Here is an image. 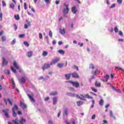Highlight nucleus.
<instances>
[{"mask_svg":"<svg viewBox=\"0 0 124 124\" xmlns=\"http://www.w3.org/2000/svg\"><path fill=\"white\" fill-rule=\"evenodd\" d=\"M58 52L60 53V54H62V55H64V53H65V51L62 50H58Z\"/></svg>","mask_w":124,"mask_h":124,"instance_id":"nucleus-29","label":"nucleus"},{"mask_svg":"<svg viewBox=\"0 0 124 124\" xmlns=\"http://www.w3.org/2000/svg\"><path fill=\"white\" fill-rule=\"evenodd\" d=\"M64 6H65L66 8L63 9L62 12L64 16H65L66 14L69 12V8L68 7V5H66L65 3H64Z\"/></svg>","mask_w":124,"mask_h":124,"instance_id":"nucleus-6","label":"nucleus"},{"mask_svg":"<svg viewBox=\"0 0 124 124\" xmlns=\"http://www.w3.org/2000/svg\"><path fill=\"white\" fill-rule=\"evenodd\" d=\"M77 104L78 105V106H81V105H82V104H83V102L82 101H77Z\"/></svg>","mask_w":124,"mask_h":124,"instance_id":"nucleus-27","label":"nucleus"},{"mask_svg":"<svg viewBox=\"0 0 124 124\" xmlns=\"http://www.w3.org/2000/svg\"><path fill=\"white\" fill-rule=\"evenodd\" d=\"M17 110H19V108L17 106V105H15L14 107L12 108V111H13V116L14 117V118H16L17 116V114H16V111Z\"/></svg>","mask_w":124,"mask_h":124,"instance_id":"nucleus-4","label":"nucleus"},{"mask_svg":"<svg viewBox=\"0 0 124 124\" xmlns=\"http://www.w3.org/2000/svg\"><path fill=\"white\" fill-rule=\"evenodd\" d=\"M104 101L103 99H101L99 102V105H100L101 106H102L103 105V103H104Z\"/></svg>","mask_w":124,"mask_h":124,"instance_id":"nucleus-26","label":"nucleus"},{"mask_svg":"<svg viewBox=\"0 0 124 124\" xmlns=\"http://www.w3.org/2000/svg\"><path fill=\"white\" fill-rule=\"evenodd\" d=\"M72 68H73V69H76L78 71V70H79V68H78V66H77L76 65L73 66Z\"/></svg>","mask_w":124,"mask_h":124,"instance_id":"nucleus-30","label":"nucleus"},{"mask_svg":"<svg viewBox=\"0 0 124 124\" xmlns=\"http://www.w3.org/2000/svg\"><path fill=\"white\" fill-rule=\"evenodd\" d=\"M13 65L15 68L16 69H19V66H18V64H17V62L16 61H14L13 62Z\"/></svg>","mask_w":124,"mask_h":124,"instance_id":"nucleus-18","label":"nucleus"},{"mask_svg":"<svg viewBox=\"0 0 124 124\" xmlns=\"http://www.w3.org/2000/svg\"><path fill=\"white\" fill-rule=\"evenodd\" d=\"M5 40H6V37H5V36H3L1 37V41L3 42H4V41H5Z\"/></svg>","mask_w":124,"mask_h":124,"instance_id":"nucleus-32","label":"nucleus"},{"mask_svg":"<svg viewBox=\"0 0 124 124\" xmlns=\"http://www.w3.org/2000/svg\"><path fill=\"white\" fill-rule=\"evenodd\" d=\"M72 78H79V75L76 72L71 74Z\"/></svg>","mask_w":124,"mask_h":124,"instance_id":"nucleus-9","label":"nucleus"},{"mask_svg":"<svg viewBox=\"0 0 124 124\" xmlns=\"http://www.w3.org/2000/svg\"><path fill=\"white\" fill-rule=\"evenodd\" d=\"M13 84V87L14 89H15V87H16V85H15V82H14Z\"/></svg>","mask_w":124,"mask_h":124,"instance_id":"nucleus-57","label":"nucleus"},{"mask_svg":"<svg viewBox=\"0 0 124 124\" xmlns=\"http://www.w3.org/2000/svg\"><path fill=\"white\" fill-rule=\"evenodd\" d=\"M115 69H121V70H122V71H124V69H122V68L118 67V66L115 67Z\"/></svg>","mask_w":124,"mask_h":124,"instance_id":"nucleus-44","label":"nucleus"},{"mask_svg":"<svg viewBox=\"0 0 124 124\" xmlns=\"http://www.w3.org/2000/svg\"><path fill=\"white\" fill-rule=\"evenodd\" d=\"M27 4L26 2L24 3V9L26 10L27 9Z\"/></svg>","mask_w":124,"mask_h":124,"instance_id":"nucleus-58","label":"nucleus"},{"mask_svg":"<svg viewBox=\"0 0 124 124\" xmlns=\"http://www.w3.org/2000/svg\"><path fill=\"white\" fill-rule=\"evenodd\" d=\"M17 114H18V115H22V112L20 111H18L17 112Z\"/></svg>","mask_w":124,"mask_h":124,"instance_id":"nucleus-63","label":"nucleus"},{"mask_svg":"<svg viewBox=\"0 0 124 124\" xmlns=\"http://www.w3.org/2000/svg\"><path fill=\"white\" fill-rule=\"evenodd\" d=\"M48 55V52L47 51H43L42 53L43 57H46Z\"/></svg>","mask_w":124,"mask_h":124,"instance_id":"nucleus-25","label":"nucleus"},{"mask_svg":"<svg viewBox=\"0 0 124 124\" xmlns=\"http://www.w3.org/2000/svg\"><path fill=\"white\" fill-rule=\"evenodd\" d=\"M115 91H116V92H117V93H122V91L120 90V89H114Z\"/></svg>","mask_w":124,"mask_h":124,"instance_id":"nucleus-47","label":"nucleus"},{"mask_svg":"<svg viewBox=\"0 0 124 124\" xmlns=\"http://www.w3.org/2000/svg\"><path fill=\"white\" fill-rule=\"evenodd\" d=\"M57 94H58V92L55 91L53 92H51L49 94V95H57Z\"/></svg>","mask_w":124,"mask_h":124,"instance_id":"nucleus-24","label":"nucleus"},{"mask_svg":"<svg viewBox=\"0 0 124 124\" xmlns=\"http://www.w3.org/2000/svg\"><path fill=\"white\" fill-rule=\"evenodd\" d=\"M110 77L108 75H106V76L105 77V79H101L103 82H107Z\"/></svg>","mask_w":124,"mask_h":124,"instance_id":"nucleus-12","label":"nucleus"},{"mask_svg":"<svg viewBox=\"0 0 124 124\" xmlns=\"http://www.w3.org/2000/svg\"><path fill=\"white\" fill-rule=\"evenodd\" d=\"M110 117L113 118V119H114V120H116V117L113 114V112L112 111H110Z\"/></svg>","mask_w":124,"mask_h":124,"instance_id":"nucleus-28","label":"nucleus"},{"mask_svg":"<svg viewBox=\"0 0 124 124\" xmlns=\"http://www.w3.org/2000/svg\"><path fill=\"white\" fill-rule=\"evenodd\" d=\"M10 7L12 9H14V7H15L14 4H13V3H11L10 4Z\"/></svg>","mask_w":124,"mask_h":124,"instance_id":"nucleus-33","label":"nucleus"},{"mask_svg":"<svg viewBox=\"0 0 124 124\" xmlns=\"http://www.w3.org/2000/svg\"><path fill=\"white\" fill-rule=\"evenodd\" d=\"M60 58H56L55 59L52 60V63L53 64H55V63H57L58 62H60Z\"/></svg>","mask_w":124,"mask_h":124,"instance_id":"nucleus-14","label":"nucleus"},{"mask_svg":"<svg viewBox=\"0 0 124 124\" xmlns=\"http://www.w3.org/2000/svg\"><path fill=\"white\" fill-rule=\"evenodd\" d=\"M119 34H120V35H121V36H123V32L122 31H119Z\"/></svg>","mask_w":124,"mask_h":124,"instance_id":"nucleus-52","label":"nucleus"},{"mask_svg":"<svg viewBox=\"0 0 124 124\" xmlns=\"http://www.w3.org/2000/svg\"><path fill=\"white\" fill-rule=\"evenodd\" d=\"M11 69L12 71H13V72H14V73H16V70L14 69V68H13V67L11 66Z\"/></svg>","mask_w":124,"mask_h":124,"instance_id":"nucleus-35","label":"nucleus"},{"mask_svg":"<svg viewBox=\"0 0 124 124\" xmlns=\"http://www.w3.org/2000/svg\"><path fill=\"white\" fill-rule=\"evenodd\" d=\"M114 31L115 32L117 33L119 32V29L117 27L114 28Z\"/></svg>","mask_w":124,"mask_h":124,"instance_id":"nucleus-38","label":"nucleus"},{"mask_svg":"<svg viewBox=\"0 0 124 124\" xmlns=\"http://www.w3.org/2000/svg\"><path fill=\"white\" fill-rule=\"evenodd\" d=\"M49 35L50 37H52V36H53V33H52V31H49Z\"/></svg>","mask_w":124,"mask_h":124,"instance_id":"nucleus-41","label":"nucleus"},{"mask_svg":"<svg viewBox=\"0 0 124 124\" xmlns=\"http://www.w3.org/2000/svg\"><path fill=\"white\" fill-rule=\"evenodd\" d=\"M68 83H69L70 84H71L73 86V87H75V88H79L80 86V84H79V82L77 81H73L72 80H69L68 81Z\"/></svg>","mask_w":124,"mask_h":124,"instance_id":"nucleus-5","label":"nucleus"},{"mask_svg":"<svg viewBox=\"0 0 124 124\" xmlns=\"http://www.w3.org/2000/svg\"><path fill=\"white\" fill-rule=\"evenodd\" d=\"M8 63V62L5 60V58H2V66H5Z\"/></svg>","mask_w":124,"mask_h":124,"instance_id":"nucleus-10","label":"nucleus"},{"mask_svg":"<svg viewBox=\"0 0 124 124\" xmlns=\"http://www.w3.org/2000/svg\"><path fill=\"white\" fill-rule=\"evenodd\" d=\"M117 2L121 4L123 2V0H117Z\"/></svg>","mask_w":124,"mask_h":124,"instance_id":"nucleus-50","label":"nucleus"},{"mask_svg":"<svg viewBox=\"0 0 124 124\" xmlns=\"http://www.w3.org/2000/svg\"><path fill=\"white\" fill-rule=\"evenodd\" d=\"M64 64L62 63H58V67H60V68H62V67H63Z\"/></svg>","mask_w":124,"mask_h":124,"instance_id":"nucleus-31","label":"nucleus"},{"mask_svg":"<svg viewBox=\"0 0 124 124\" xmlns=\"http://www.w3.org/2000/svg\"><path fill=\"white\" fill-rule=\"evenodd\" d=\"M47 79H49V77L46 76L45 77V78L43 77H40L39 78V80H47Z\"/></svg>","mask_w":124,"mask_h":124,"instance_id":"nucleus-19","label":"nucleus"},{"mask_svg":"<svg viewBox=\"0 0 124 124\" xmlns=\"http://www.w3.org/2000/svg\"><path fill=\"white\" fill-rule=\"evenodd\" d=\"M66 80H69L70 77H71V74H67L65 75Z\"/></svg>","mask_w":124,"mask_h":124,"instance_id":"nucleus-17","label":"nucleus"},{"mask_svg":"<svg viewBox=\"0 0 124 124\" xmlns=\"http://www.w3.org/2000/svg\"><path fill=\"white\" fill-rule=\"evenodd\" d=\"M56 4H59L60 3V1L59 0H56L55 1Z\"/></svg>","mask_w":124,"mask_h":124,"instance_id":"nucleus-61","label":"nucleus"},{"mask_svg":"<svg viewBox=\"0 0 124 124\" xmlns=\"http://www.w3.org/2000/svg\"><path fill=\"white\" fill-rule=\"evenodd\" d=\"M10 105L12 106V102H11V100H10V99H7Z\"/></svg>","mask_w":124,"mask_h":124,"instance_id":"nucleus-42","label":"nucleus"},{"mask_svg":"<svg viewBox=\"0 0 124 124\" xmlns=\"http://www.w3.org/2000/svg\"><path fill=\"white\" fill-rule=\"evenodd\" d=\"M60 33H61V34H65V29L64 28H63L62 30V29H60Z\"/></svg>","mask_w":124,"mask_h":124,"instance_id":"nucleus-21","label":"nucleus"},{"mask_svg":"<svg viewBox=\"0 0 124 124\" xmlns=\"http://www.w3.org/2000/svg\"><path fill=\"white\" fill-rule=\"evenodd\" d=\"M20 82L22 84H25L26 83V78H25V77H22L20 78Z\"/></svg>","mask_w":124,"mask_h":124,"instance_id":"nucleus-15","label":"nucleus"},{"mask_svg":"<svg viewBox=\"0 0 124 124\" xmlns=\"http://www.w3.org/2000/svg\"><path fill=\"white\" fill-rule=\"evenodd\" d=\"M2 3L3 6H6V4L5 3V2L3 0L2 1Z\"/></svg>","mask_w":124,"mask_h":124,"instance_id":"nucleus-48","label":"nucleus"},{"mask_svg":"<svg viewBox=\"0 0 124 124\" xmlns=\"http://www.w3.org/2000/svg\"><path fill=\"white\" fill-rule=\"evenodd\" d=\"M2 112L7 119H9V118H10V116H9V109H3L2 110Z\"/></svg>","mask_w":124,"mask_h":124,"instance_id":"nucleus-3","label":"nucleus"},{"mask_svg":"<svg viewBox=\"0 0 124 124\" xmlns=\"http://www.w3.org/2000/svg\"><path fill=\"white\" fill-rule=\"evenodd\" d=\"M94 119H95V114H93L92 117V120H94Z\"/></svg>","mask_w":124,"mask_h":124,"instance_id":"nucleus-53","label":"nucleus"},{"mask_svg":"<svg viewBox=\"0 0 124 124\" xmlns=\"http://www.w3.org/2000/svg\"><path fill=\"white\" fill-rule=\"evenodd\" d=\"M58 101V97H55L53 99V105H55V104H57V102Z\"/></svg>","mask_w":124,"mask_h":124,"instance_id":"nucleus-16","label":"nucleus"},{"mask_svg":"<svg viewBox=\"0 0 124 124\" xmlns=\"http://www.w3.org/2000/svg\"><path fill=\"white\" fill-rule=\"evenodd\" d=\"M16 43V40H13L12 42H11V45H14Z\"/></svg>","mask_w":124,"mask_h":124,"instance_id":"nucleus-43","label":"nucleus"},{"mask_svg":"<svg viewBox=\"0 0 124 124\" xmlns=\"http://www.w3.org/2000/svg\"><path fill=\"white\" fill-rule=\"evenodd\" d=\"M110 77L111 79H114V75H113V74H110Z\"/></svg>","mask_w":124,"mask_h":124,"instance_id":"nucleus-62","label":"nucleus"},{"mask_svg":"<svg viewBox=\"0 0 124 124\" xmlns=\"http://www.w3.org/2000/svg\"><path fill=\"white\" fill-rule=\"evenodd\" d=\"M20 106L23 110H25V109L27 108V105L24 104L23 102H20Z\"/></svg>","mask_w":124,"mask_h":124,"instance_id":"nucleus-11","label":"nucleus"},{"mask_svg":"<svg viewBox=\"0 0 124 124\" xmlns=\"http://www.w3.org/2000/svg\"><path fill=\"white\" fill-rule=\"evenodd\" d=\"M24 28L25 29H28V25L25 24L24 25Z\"/></svg>","mask_w":124,"mask_h":124,"instance_id":"nucleus-64","label":"nucleus"},{"mask_svg":"<svg viewBox=\"0 0 124 124\" xmlns=\"http://www.w3.org/2000/svg\"><path fill=\"white\" fill-rule=\"evenodd\" d=\"M39 37L40 39H42V38H43V37L42 36V34L41 33H40L39 34Z\"/></svg>","mask_w":124,"mask_h":124,"instance_id":"nucleus-40","label":"nucleus"},{"mask_svg":"<svg viewBox=\"0 0 124 124\" xmlns=\"http://www.w3.org/2000/svg\"><path fill=\"white\" fill-rule=\"evenodd\" d=\"M15 17V19H16V20H17V21H19V20H20V16H19V15H15L14 16Z\"/></svg>","mask_w":124,"mask_h":124,"instance_id":"nucleus-23","label":"nucleus"},{"mask_svg":"<svg viewBox=\"0 0 124 124\" xmlns=\"http://www.w3.org/2000/svg\"><path fill=\"white\" fill-rule=\"evenodd\" d=\"M14 27L15 28V31H16L17 29V25H16V24H14Z\"/></svg>","mask_w":124,"mask_h":124,"instance_id":"nucleus-51","label":"nucleus"},{"mask_svg":"<svg viewBox=\"0 0 124 124\" xmlns=\"http://www.w3.org/2000/svg\"><path fill=\"white\" fill-rule=\"evenodd\" d=\"M77 98H78V99H80V100H85V97H86V98H88V99H93V97L90 96L88 94H85V96L83 94H77L76 95Z\"/></svg>","mask_w":124,"mask_h":124,"instance_id":"nucleus-2","label":"nucleus"},{"mask_svg":"<svg viewBox=\"0 0 124 124\" xmlns=\"http://www.w3.org/2000/svg\"><path fill=\"white\" fill-rule=\"evenodd\" d=\"M23 43L25 45V46H27V47H29V46H30V44H29V43H28V42H24Z\"/></svg>","mask_w":124,"mask_h":124,"instance_id":"nucleus-39","label":"nucleus"},{"mask_svg":"<svg viewBox=\"0 0 124 124\" xmlns=\"http://www.w3.org/2000/svg\"><path fill=\"white\" fill-rule=\"evenodd\" d=\"M116 6V5L115 4H112L111 5V6L110 7V9L114 8Z\"/></svg>","mask_w":124,"mask_h":124,"instance_id":"nucleus-49","label":"nucleus"},{"mask_svg":"<svg viewBox=\"0 0 124 124\" xmlns=\"http://www.w3.org/2000/svg\"><path fill=\"white\" fill-rule=\"evenodd\" d=\"M13 123L8 122V124H24V123H26V119L21 117L20 120H18V118H16L15 120L12 121Z\"/></svg>","mask_w":124,"mask_h":124,"instance_id":"nucleus-1","label":"nucleus"},{"mask_svg":"<svg viewBox=\"0 0 124 124\" xmlns=\"http://www.w3.org/2000/svg\"><path fill=\"white\" fill-rule=\"evenodd\" d=\"M45 1L47 3H50V0H45Z\"/></svg>","mask_w":124,"mask_h":124,"instance_id":"nucleus-60","label":"nucleus"},{"mask_svg":"<svg viewBox=\"0 0 124 124\" xmlns=\"http://www.w3.org/2000/svg\"><path fill=\"white\" fill-rule=\"evenodd\" d=\"M89 67H90V68H92V69H94V66H93V64H90Z\"/></svg>","mask_w":124,"mask_h":124,"instance_id":"nucleus-37","label":"nucleus"},{"mask_svg":"<svg viewBox=\"0 0 124 124\" xmlns=\"http://www.w3.org/2000/svg\"><path fill=\"white\" fill-rule=\"evenodd\" d=\"M27 56L29 58H31V57L32 56V52L29 51V52H27Z\"/></svg>","mask_w":124,"mask_h":124,"instance_id":"nucleus-22","label":"nucleus"},{"mask_svg":"<svg viewBox=\"0 0 124 124\" xmlns=\"http://www.w3.org/2000/svg\"><path fill=\"white\" fill-rule=\"evenodd\" d=\"M27 96H28L29 98L32 102H34V98H33V94H27Z\"/></svg>","mask_w":124,"mask_h":124,"instance_id":"nucleus-8","label":"nucleus"},{"mask_svg":"<svg viewBox=\"0 0 124 124\" xmlns=\"http://www.w3.org/2000/svg\"><path fill=\"white\" fill-rule=\"evenodd\" d=\"M118 41H119V42H124V40H123V39H119L118 40Z\"/></svg>","mask_w":124,"mask_h":124,"instance_id":"nucleus-56","label":"nucleus"},{"mask_svg":"<svg viewBox=\"0 0 124 124\" xmlns=\"http://www.w3.org/2000/svg\"><path fill=\"white\" fill-rule=\"evenodd\" d=\"M48 124H54V123H53V121L50 120L48 121Z\"/></svg>","mask_w":124,"mask_h":124,"instance_id":"nucleus-55","label":"nucleus"},{"mask_svg":"<svg viewBox=\"0 0 124 124\" xmlns=\"http://www.w3.org/2000/svg\"><path fill=\"white\" fill-rule=\"evenodd\" d=\"M70 96H72L73 97H75L76 96V94L75 93H70Z\"/></svg>","mask_w":124,"mask_h":124,"instance_id":"nucleus-46","label":"nucleus"},{"mask_svg":"<svg viewBox=\"0 0 124 124\" xmlns=\"http://www.w3.org/2000/svg\"><path fill=\"white\" fill-rule=\"evenodd\" d=\"M24 36H25V34L19 35V37H20V38H23V37H24Z\"/></svg>","mask_w":124,"mask_h":124,"instance_id":"nucleus-45","label":"nucleus"},{"mask_svg":"<svg viewBox=\"0 0 124 124\" xmlns=\"http://www.w3.org/2000/svg\"><path fill=\"white\" fill-rule=\"evenodd\" d=\"M95 86L98 88L101 87V84L100 83H97V81H95Z\"/></svg>","mask_w":124,"mask_h":124,"instance_id":"nucleus-20","label":"nucleus"},{"mask_svg":"<svg viewBox=\"0 0 124 124\" xmlns=\"http://www.w3.org/2000/svg\"><path fill=\"white\" fill-rule=\"evenodd\" d=\"M2 34H3V31H0V36H1Z\"/></svg>","mask_w":124,"mask_h":124,"instance_id":"nucleus-59","label":"nucleus"},{"mask_svg":"<svg viewBox=\"0 0 124 124\" xmlns=\"http://www.w3.org/2000/svg\"><path fill=\"white\" fill-rule=\"evenodd\" d=\"M72 12L74 14H76V12H77V9L76 8V7L75 6H73L72 7Z\"/></svg>","mask_w":124,"mask_h":124,"instance_id":"nucleus-13","label":"nucleus"},{"mask_svg":"<svg viewBox=\"0 0 124 124\" xmlns=\"http://www.w3.org/2000/svg\"><path fill=\"white\" fill-rule=\"evenodd\" d=\"M49 97H47L46 98H45V101H48V100H49Z\"/></svg>","mask_w":124,"mask_h":124,"instance_id":"nucleus-54","label":"nucleus"},{"mask_svg":"<svg viewBox=\"0 0 124 124\" xmlns=\"http://www.w3.org/2000/svg\"><path fill=\"white\" fill-rule=\"evenodd\" d=\"M51 65H53V62H51L50 63H45L42 67L43 70H45V69H48V68H50Z\"/></svg>","mask_w":124,"mask_h":124,"instance_id":"nucleus-7","label":"nucleus"},{"mask_svg":"<svg viewBox=\"0 0 124 124\" xmlns=\"http://www.w3.org/2000/svg\"><path fill=\"white\" fill-rule=\"evenodd\" d=\"M91 89L92 90V91H93V92H94V93H97V90H96L94 87H92Z\"/></svg>","mask_w":124,"mask_h":124,"instance_id":"nucleus-36","label":"nucleus"},{"mask_svg":"<svg viewBox=\"0 0 124 124\" xmlns=\"http://www.w3.org/2000/svg\"><path fill=\"white\" fill-rule=\"evenodd\" d=\"M64 114L65 116H67V115H68L67 108H66V109L64 110Z\"/></svg>","mask_w":124,"mask_h":124,"instance_id":"nucleus-34","label":"nucleus"}]
</instances>
